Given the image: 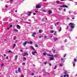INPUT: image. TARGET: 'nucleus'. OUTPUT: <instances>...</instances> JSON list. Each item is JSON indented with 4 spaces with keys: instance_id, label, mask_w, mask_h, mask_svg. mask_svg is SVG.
<instances>
[{
    "instance_id": "1",
    "label": "nucleus",
    "mask_w": 77,
    "mask_h": 77,
    "mask_svg": "<svg viewBox=\"0 0 77 77\" xmlns=\"http://www.w3.org/2000/svg\"><path fill=\"white\" fill-rule=\"evenodd\" d=\"M69 25L70 26V27H71V29H74V26H73V23H70L69 24Z\"/></svg>"
},
{
    "instance_id": "2",
    "label": "nucleus",
    "mask_w": 77,
    "mask_h": 77,
    "mask_svg": "<svg viewBox=\"0 0 77 77\" xmlns=\"http://www.w3.org/2000/svg\"><path fill=\"white\" fill-rule=\"evenodd\" d=\"M60 8H68V6L65 5H60Z\"/></svg>"
},
{
    "instance_id": "3",
    "label": "nucleus",
    "mask_w": 77,
    "mask_h": 77,
    "mask_svg": "<svg viewBox=\"0 0 77 77\" xmlns=\"http://www.w3.org/2000/svg\"><path fill=\"white\" fill-rule=\"evenodd\" d=\"M35 8H37V9H39V8H41V5H36L35 6Z\"/></svg>"
},
{
    "instance_id": "4",
    "label": "nucleus",
    "mask_w": 77,
    "mask_h": 77,
    "mask_svg": "<svg viewBox=\"0 0 77 77\" xmlns=\"http://www.w3.org/2000/svg\"><path fill=\"white\" fill-rule=\"evenodd\" d=\"M29 48H30L31 49H32L33 50H34V51H36V50L35 49V48H33V46H30Z\"/></svg>"
},
{
    "instance_id": "5",
    "label": "nucleus",
    "mask_w": 77,
    "mask_h": 77,
    "mask_svg": "<svg viewBox=\"0 0 77 77\" xmlns=\"http://www.w3.org/2000/svg\"><path fill=\"white\" fill-rule=\"evenodd\" d=\"M32 54H33V55H35V53H37V52L36 51H32Z\"/></svg>"
},
{
    "instance_id": "6",
    "label": "nucleus",
    "mask_w": 77,
    "mask_h": 77,
    "mask_svg": "<svg viewBox=\"0 0 77 77\" xmlns=\"http://www.w3.org/2000/svg\"><path fill=\"white\" fill-rule=\"evenodd\" d=\"M17 27L18 29H21V26L18 25H17Z\"/></svg>"
},
{
    "instance_id": "7",
    "label": "nucleus",
    "mask_w": 77,
    "mask_h": 77,
    "mask_svg": "<svg viewBox=\"0 0 77 77\" xmlns=\"http://www.w3.org/2000/svg\"><path fill=\"white\" fill-rule=\"evenodd\" d=\"M28 56L29 55V54L26 53V52H25L24 54H23V56Z\"/></svg>"
},
{
    "instance_id": "8",
    "label": "nucleus",
    "mask_w": 77,
    "mask_h": 77,
    "mask_svg": "<svg viewBox=\"0 0 77 77\" xmlns=\"http://www.w3.org/2000/svg\"><path fill=\"white\" fill-rule=\"evenodd\" d=\"M18 57V56L17 55H16L14 57L15 60H17Z\"/></svg>"
},
{
    "instance_id": "9",
    "label": "nucleus",
    "mask_w": 77,
    "mask_h": 77,
    "mask_svg": "<svg viewBox=\"0 0 77 77\" xmlns=\"http://www.w3.org/2000/svg\"><path fill=\"white\" fill-rule=\"evenodd\" d=\"M27 42L25 41V42H24L23 44V46H25L26 44H27Z\"/></svg>"
},
{
    "instance_id": "10",
    "label": "nucleus",
    "mask_w": 77,
    "mask_h": 77,
    "mask_svg": "<svg viewBox=\"0 0 77 77\" xmlns=\"http://www.w3.org/2000/svg\"><path fill=\"white\" fill-rule=\"evenodd\" d=\"M18 71L19 72H21V68H20V67H19L18 68Z\"/></svg>"
},
{
    "instance_id": "11",
    "label": "nucleus",
    "mask_w": 77,
    "mask_h": 77,
    "mask_svg": "<svg viewBox=\"0 0 77 77\" xmlns=\"http://www.w3.org/2000/svg\"><path fill=\"white\" fill-rule=\"evenodd\" d=\"M48 14L49 15H50V14H51V13H52V11H51V10H48Z\"/></svg>"
},
{
    "instance_id": "12",
    "label": "nucleus",
    "mask_w": 77,
    "mask_h": 77,
    "mask_svg": "<svg viewBox=\"0 0 77 77\" xmlns=\"http://www.w3.org/2000/svg\"><path fill=\"white\" fill-rule=\"evenodd\" d=\"M27 43H28V44H32L33 42H32L31 41H30L29 42H27Z\"/></svg>"
},
{
    "instance_id": "13",
    "label": "nucleus",
    "mask_w": 77,
    "mask_h": 77,
    "mask_svg": "<svg viewBox=\"0 0 77 77\" xmlns=\"http://www.w3.org/2000/svg\"><path fill=\"white\" fill-rule=\"evenodd\" d=\"M32 12H29L28 14H27L28 15L30 16L31 14H32Z\"/></svg>"
},
{
    "instance_id": "14",
    "label": "nucleus",
    "mask_w": 77,
    "mask_h": 77,
    "mask_svg": "<svg viewBox=\"0 0 77 77\" xmlns=\"http://www.w3.org/2000/svg\"><path fill=\"white\" fill-rule=\"evenodd\" d=\"M72 63L73 64V66L75 67V62H73Z\"/></svg>"
},
{
    "instance_id": "15",
    "label": "nucleus",
    "mask_w": 77,
    "mask_h": 77,
    "mask_svg": "<svg viewBox=\"0 0 77 77\" xmlns=\"http://www.w3.org/2000/svg\"><path fill=\"white\" fill-rule=\"evenodd\" d=\"M69 77V75L68 74H67V75H64V77Z\"/></svg>"
},
{
    "instance_id": "16",
    "label": "nucleus",
    "mask_w": 77,
    "mask_h": 77,
    "mask_svg": "<svg viewBox=\"0 0 77 77\" xmlns=\"http://www.w3.org/2000/svg\"><path fill=\"white\" fill-rule=\"evenodd\" d=\"M50 60H54V58L53 57H51Z\"/></svg>"
},
{
    "instance_id": "17",
    "label": "nucleus",
    "mask_w": 77,
    "mask_h": 77,
    "mask_svg": "<svg viewBox=\"0 0 77 77\" xmlns=\"http://www.w3.org/2000/svg\"><path fill=\"white\" fill-rule=\"evenodd\" d=\"M54 39L55 41H57L58 39L56 38H54Z\"/></svg>"
},
{
    "instance_id": "18",
    "label": "nucleus",
    "mask_w": 77,
    "mask_h": 77,
    "mask_svg": "<svg viewBox=\"0 0 77 77\" xmlns=\"http://www.w3.org/2000/svg\"><path fill=\"white\" fill-rule=\"evenodd\" d=\"M50 33H54V31L53 30H51L50 31Z\"/></svg>"
},
{
    "instance_id": "19",
    "label": "nucleus",
    "mask_w": 77,
    "mask_h": 77,
    "mask_svg": "<svg viewBox=\"0 0 77 77\" xmlns=\"http://www.w3.org/2000/svg\"><path fill=\"white\" fill-rule=\"evenodd\" d=\"M64 74H66L65 75H68V74H67V71H65V72Z\"/></svg>"
},
{
    "instance_id": "20",
    "label": "nucleus",
    "mask_w": 77,
    "mask_h": 77,
    "mask_svg": "<svg viewBox=\"0 0 77 77\" xmlns=\"http://www.w3.org/2000/svg\"><path fill=\"white\" fill-rule=\"evenodd\" d=\"M63 65V63H60V66H62Z\"/></svg>"
},
{
    "instance_id": "21",
    "label": "nucleus",
    "mask_w": 77,
    "mask_h": 77,
    "mask_svg": "<svg viewBox=\"0 0 77 77\" xmlns=\"http://www.w3.org/2000/svg\"><path fill=\"white\" fill-rule=\"evenodd\" d=\"M59 30L60 32L61 31V30H62V28H61V27L60 26V29H59Z\"/></svg>"
},
{
    "instance_id": "22",
    "label": "nucleus",
    "mask_w": 77,
    "mask_h": 77,
    "mask_svg": "<svg viewBox=\"0 0 77 77\" xmlns=\"http://www.w3.org/2000/svg\"><path fill=\"white\" fill-rule=\"evenodd\" d=\"M14 31H15V32H18V31L16 29H15L14 30Z\"/></svg>"
},
{
    "instance_id": "23",
    "label": "nucleus",
    "mask_w": 77,
    "mask_h": 77,
    "mask_svg": "<svg viewBox=\"0 0 77 77\" xmlns=\"http://www.w3.org/2000/svg\"><path fill=\"white\" fill-rule=\"evenodd\" d=\"M39 32L40 33H42V30H41V29L39 30Z\"/></svg>"
},
{
    "instance_id": "24",
    "label": "nucleus",
    "mask_w": 77,
    "mask_h": 77,
    "mask_svg": "<svg viewBox=\"0 0 77 77\" xmlns=\"http://www.w3.org/2000/svg\"><path fill=\"white\" fill-rule=\"evenodd\" d=\"M57 56H58V55L56 54V55H54V57H55L56 58V57H57Z\"/></svg>"
},
{
    "instance_id": "25",
    "label": "nucleus",
    "mask_w": 77,
    "mask_h": 77,
    "mask_svg": "<svg viewBox=\"0 0 77 77\" xmlns=\"http://www.w3.org/2000/svg\"><path fill=\"white\" fill-rule=\"evenodd\" d=\"M16 46V44H14L13 45V48H15V47Z\"/></svg>"
},
{
    "instance_id": "26",
    "label": "nucleus",
    "mask_w": 77,
    "mask_h": 77,
    "mask_svg": "<svg viewBox=\"0 0 77 77\" xmlns=\"http://www.w3.org/2000/svg\"><path fill=\"white\" fill-rule=\"evenodd\" d=\"M52 51H53V53H55V51L56 50H53V49H52Z\"/></svg>"
},
{
    "instance_id": "27",
    "label": "nucleus",
    "mask_w": 77,
    "mask_h": 77,
    "mask_svg": "<svg viewBox=\"0 0 77 77\" xmlns=\"http://www.w3.org/2000/svg\"><path fill=\"white\" fill-rule=\"evenodd\" d=\"M43 35H41L39 36V38H43Z\"/></svg>"
},
{
    "instance_id": "28",
    "label": "nucleus",
    "mask_w": 77,
    "mask_h": 77,
    "mask_svg": "<svg viewBox=\"0 0 77 77\" xmlns=\"http://www.w3.org/2000/svg\"><path fill=\"white\" fill-rule=\"evenodd\" d=\"M74 62H77V59H74Z\"/></svg>"
},
{
    "instance_id": "29",
    "label": "nucleus",
    "mask_w": 77,
    "mask_h": 77,
    "mask_svg": "<svg viewBox=\"0 0 77 77\" xmlns=\"http://www.w3.org/2000/svg\"><path fill=\"white\" fill-rule=\"evenodd\" d=\"M23 59L24 60H27V59L25 57H23Z\"/></svg>"
},
{
    "instance_id": "30",
    "label": "nucleus",
    "mask_w": 77,
    "mask_h": 77,
    "mask_svg": "<svg viewBox=\"0 0 77 77\" xmlns=\"http://www.w3.org/2000/svg\"><path fill=\"white\" fill-rule=\"evenodd\" d=\"M46 54L45 53H43V55L44 56H46Z\"/></svg>"
},
{
    "instance_id": "31",
    "label": "nucleus",
    "mask_w": 77,
    "mask_h": 77,
    "mask_svg": "<svg viewBox=\"0 0 77 77\" xmlns=\"http://www.w3.org/2000/svg\"><path fill=\"white\" fill-rule=\"evenodd\" d=\"M32 36H33V37H35V35H34L33 34H32Z\"/></svg>"
},
{
    "instance_id": "32",
    "label": "nucleus",
    "mask_w": 77,
    "mask_h": 77,
    "mask_svg": "<svg viewBox=\"0 0 77 77\" xmlns=\"http://www.w3.org/2000/svg\"><path fill=\"white\" fill-rule=\"evenodd\" d=\"M60 3V2L59 1H56V3Z\"/></svg>"
},
{
    "instance_id": "33",
    "label": "nucleus",
    "mask_w": 77,
    "mask_h": 77,
    "mask_svg": "<svg viewBox=\"0 0 77 77\" xmlns=\"http://www.w3.org/2000/svg\"><path fill=\"white\" fill-rule=\"evenodd\" d=\"M47 55L48 56H51V55L50 54H48Z\"/></svg>"
},
{
    "instance_id": "34",
    "label": "nucleus",
    "mask_w": 77,
    "mask_h": 77,
    "mask_svg": "<svg viewBox=\"0 0 77 77\" xmlns=\"http://www.w3.org/2000/svg\"><path fill=\"white\" fill-rule=\"evenodd\" d=\"M15 72H16V73L17 74H18V71L17 70H16Z\"/></svg>"
},
{
    "instance_id": "35",
    "label": "nucleus",
    "mask_w": 77,
    "mask_h": 77,
    "mask_svg": "<svg viewBox=\"0 0 77 77\" xmlns=\"http://www.w3.org/2000/svg\"><path fill=\"white\" fill-rule=\"evenodd\" d=\"M3 66H4V63H3L2 65H1V67H2Z\"/></svg>"
},
{
    "instance_id": "36",
    "label": "nucleus",
    "mask_w": 77,
    "mask_h": 77,
    "mask_svg": "<svg viewBox=\"0 0 77 77\" xmlns=\"http://www.w3.org/2000/svg\"><path fill=\"white\" fill-rule=\"evenodd\" d=\"M8 53H12V51H11V50H9L8 51Z\"/></svg>"
},
{
    "instance_id": "37",
    "label": "nucleus",
    "mask_w": 77,
    "mask_h": 77,
    "mask_svg": "<svg viewBox=\"0 0 77 77\" xmlns=\"http://www.w3.org/2000/svg\"><path fill=\"white\" fill-rule=\"evenodd\" d=\"M57 67V66H55L54 68V69H56V68Z\"/></svg>"
},
{
    "instance_id": "38",
    "label": "nucleus",
    "mask_w": 77,
    "mask_h": 77,
    "mask_svg": "<svg viewBox=\"0 0 77 77\" xmlns=\"http://www.w3.org/2000/svg\"><path fill=\"white\" fill-rule=\"evenodd\" d=\"M33 34L34 35H36V32H34V33H33Z\"/></svg>"
},
{
    "instance_id": "39",
    "label": "nucleus",
    "mask_w": 77,
    "mask_h": 77,
    "mask_svg": "<svg viewBox=\"0 0 77 77\" xmlns=\"http://www.w3.org/2000/svg\"><path fill=\"white\" fill-rule=\"evenodd\" d=\"M15 38H16V36H15L14 38H13L14 40H15Z\"/></svg>"
},
{
    "instance_id": "40",
    "label": "nucleus",
    "mask_w": 77,
    "mask_h": 77,
    "mask_svg": "<svg viewBox=\"0 0 77 77\" xmlns=\"http://www.w3.org/2000/svg\"><path fill=\"white\" fill-rule=\"evenodd\" d=\"M45 74L46 75H49V73H45Z\"/></svg>"
},
{
    "instance_id": "41",
    "label": "nucleus",
    "mask_w": 77,
    "mask_h": 77,
    "mask_svg": "<svg viewBox=\"0 0 77 77\" xmlns=\"http://www.w3.org/2000/svg\"><path fill=\"white\" fill-rule=\"evenodd\" d=\"M59 24V22H57V25H58Z\"/></svg>"
},
{
    "instance_id": "42",
    "label": "nucleus",
    "mask_w": 77,
    "mask_h": 77,
    "mask_svg": "<svg viewBox=\"0 0 77 77\" xmlns=\"http://www.w3.org/2000/svg\"><path fill=\"white\" fill-rule=\"evenodd\" d=\"M35 47H38V45H35Z\"/></svg>"
},
{
    "instance_id": "43",
    "label": "nucleus",
    "mask_w": 77,
    "mask_h": 77,
    "mask_svg": "<svg viewBox=\"0 0 77 77\" xmlns=\"http://www.w3.org/2000/svg\"><path fill=\"white\" fill-rule=\"evenodd\" d=\"M23 65H26V63H25L24 62L23 63Z\"/></svg>"
},
{
    "instance_id": "44",
    "label": "nucleus",
    "mask_w": 77,
    "mask_h": 77,
    "mask_svg": "<svg viewBox=\"0 0 77 77\" xmlns=\"http://www.w3.org/2000/svg\"><path fill=\"white\" fill-rule=\"evenodd\" d=\"M35 75V74H34V73H33L31 75L33 76V75Z\"/></svg>"
},
{
    "instance_id": "45",
    "label": "nucleus",
    "mask_w": 77,
    "mask_h": 77,
    "mask_svg": "<svg viewBox=\"0 0 77 77\" xmlns=\"http://www.w3.org/2000/svg\"><path fill=\"white\" fill-rule=\"evenodd\" d=\"M66 56V54H65L64 55V57H65Z\"/></svg>"
},
{
    "instance_id": "46",
    "label": "nucleus",
    "mask_w": 77,
    "mask_h": 77,
    "mask_svg": "<svg viewBox=\"0 0 77 77\" xmlns=\"http://www.w3.org/2000/svg\"><path fill=\"white\" fill-rule=\"evenodd\" d=\"M20 51L21 52H23V51L22 49L20 50Z\"/></svg>"
},
{
    "instance_id": "47",
    "label": "nucleus",
    "mask_w": 77,
    "mask_h": 77,
    "mask_svg": "<svg viewBox=\"0 0 77 77\" xmlns=\"http://www.w3.org/2000/svg\"><path fill=\"white\" fill-rule=\"evenodd\" d=\"M54 35H56V32H55V33L54 34Z\"/></svg>"
},
{
    "instance_id": "48",
    "label": "nucleus",
    "mask_w": 77,
    "mask_h": 77,
    "mask_svg": "<svg viewBox=\"0 0 77 77\" xmlns=\"http://www.w3.org/2000/svg\"><path fill=\"white\" fill-rule=\"evenodd\" d=\"M63 11H64V12H66V9H65V8H64V9H63Z\"/></svg>"
},
{
    "instance_id": "49",
    "label": "nucleus",
    "mask_w": 77,
    "mask_h": 77,
    "mask_svg": "<svg viewBox=\"0 0 77 77\" xmlns=\"http://www.w3.org/2000/svg\"><path fill=\"white\" fill-rule=\"evenodd\" d=\"M3 56L5 57H6V54H4Z\"/></svg>"
},
{
    "instance_id": "50",
    "label": "nucleus",
    "mask_w": 77,
    "mask_h": 77,
    "mask_svg": "<svg viewBox=\"0 0 77 77\" xmlns=\"http://www.w3.org/2000/svg\"><path fill=\"white\" fill-rule=\"evenodd\" d=\"M44 64H45V65H46V64H47V62H45L44 63Z\"/></svg>"
},
{
    "instance_id": "51",
    "label": "nucleus",
    "mask_w": 77,
    "mask_h": 77,
    "mask_svg": "<svg viewBox=\"0 0 77 77\" xmlns=\"http://www.w3.org/2000/svg\"><path fill=\"white\" fill-rule=\"evenodd\" d=\"M44 18H43L42 19V22H44Z\"/></svg>"
},
{
    "instance_id": "52",
    "label": "nucleus",
    "mask_w": 77,
    "mask_h": 77,
    "mask_svg": "<svg viewBox=\"0 0 77 77\" xmlns=\"http://www.w3.org/2000/svg\"><path fill=\"white\" fill-rule=\"evenodd\" d=\"M66 39L64 41V42H66Z\"/></svg>"
},
{
    "instance_id": "53",
    "label": "nucleus",
    "mask_w": 77,
    "mask_h": 77,
    "mask_svg": "<svg viewBox=\"0 0 77 77\" xmlns=\"http://www.w3.org/2000/svg\"><path fill=\"white\" fill-rule=\"evenodd\" d=\"M42 11H43V12H45V9L42 10Z\"/></svg>"
},
{
    "instance_id": "54",
    "label": "nucleus",
    "mask_w": 77,
    "mask_h": 77,
    "mask_svg": "<svg viewBox=\"0 0 77 77\" xmlns=\"http://www.w3.org/2000/svg\"><path fill=\"white\" fill-rule=\"evenodd\" d=\"M10 2H13V0H9Z\"/></svg>"
},
{
    "instance_id": "55",
    "label": "nucleus",
    "mask_w": 77,
    "mask_h": 77,
    "mask_svg": "<svg viewBox=\"0 0 77 77\" xmlns=\"http://www.w3.org/2000/svg\"><path fill=\"white\" fill-rule=\"evenodd\" d=\"M67 20H69V19H70V18H69V17H67Z\"/></svg>"
},
{
    "instance_id": "56",
    "label": "nucleus",
    "mask_w": 77,
    "mask_h": 77,
    "mask_svg": "<svg viewBox=\"0 0 77 77\" xmlns=\"http://www.w3.org/2000/svg\"><path fill=\"white\" fill-rule=\"evenodd\" d=\"M6 58L7 59H8V56L6 57Z\"/></svg>"
},
{
    "instance_id": "57",
    "label": "nucleus",
    "mask_w": 77,
    "mask_h": 77,
    "mask_svg": "<svg viewBox=\"0 0 77 77\" xmlns=\"http://www.w3.org/2000/svg\"><path fill=\"white\" fill-rule=\"evenodd\" d=\"M12 27V25H11L10 26V27Z\"/></svg>"
},
{
    "instance_id": "58",
    "label": "nucleus",
    "mask_w": 77,
    "mask_h": 77,
    "mask_svg": "<svg viewBox=\"0 0 77 77\" xmlns=\"http://www.w3.org/2000/svg\"><path fill=\"white\" fill-rule=\"evenodd\" d=\"M33 15H36V13H33Z\"/></svg>"
},
{
    "instance_id": "59",
    "label": "nucleus",
    "mask_w": 77,
    "mask_h": 77,
    "mask_svg": "<svg viewBox=\"0 0 77 77\" xmlns=\"http://www.w3.org/2000/svg\"><path fill=\"white\" fill-rule=\"evenodd\" d=\"M75 5H77V2H75Z\"/></svg>"
},
{
    "instance_id": "60",
    "label": "nucleus",
    "mask_w": 77,
    "mask_h": 77,
    "mask_svg": "<svg viewBox=\"0 0 77 77\" xmlns=\"http://www.w3.org/2000/svg\"><path fill=\"white\" fill-rule=\"evenodd\" d=\"M16 23H18V20H17V21H16Z\"/></svg>"
},
{
    "instance_id": "61",
    "label": "nucleus",
    "mask_w": 77,
    "mask_h": 77,
    "mask_svg": "<svg viewBox=\"0 0 77 77\" xmlns=\"http://www.w3.org/2000/svg\"><path fill=\"white\" fill-rule=\"evenodd\" d=\"M21 77H24V75H22V76H21Z\"/></svg>"
},
{
    "instance_id": "62",
    "label": "nucleus",
    "mask_w": 77,
    "mask_h": 77,
    "mask_svg": "<svg viewBox=\"0 0 77 77\" xmlns=\"http://www.w3.org/2000/svg\"><path fill=\"white\" fill-rule=\"evenodd\" d=\"M49 65L50 66H51V63H49Z\"/></svg>"
},
{
    "instance_id": "63",
    "label": "nucleus",
    "mask_w": 77,
    "mask_h": 77,
    "mask_svg": "<svg viewBox=\"0 0 77 77\" xmlns=\"http://www.w3.org/2000/svg\"><path fill=\"white\" fill-rule=\"evenodd\" d=\"M61 60H63V58H61Z\"/></svg>"
},
{
    "instance_id": "64",
    "label": "nucleus",
    "mask_w": 77,
    "mask_h": 77,
    "mask_svg": "<svg viewBox=\"0 0 77 77\" xmlns=\"http://www.w3.org/2000/svg\"><path fill=\"white\" fill-rule=\"evenodd\" d=\"M7 29L8 30H9L10 29V28H8Z\"/></svg>"
}]
</instances>
